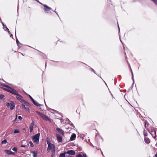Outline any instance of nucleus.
I'll return each instance as SVG.
<instances>
[{
	"instance_id": "obj_1",
	"label": "nucleus",
	"mask_w": 157,
	"mask_h": 157,
	"mask_svg": "<svg viewBox=\"0 0 157 157\" xmlns=\"http://www.w3.org/2000/svg\"><path fill=\"white\" fill-rule=\"evenodd\" d=\"M40 133H38L32 137L33 141L36 144H38L39 142Z\"/></svg>"
},
{
	"instance_id": "obj_2",
	"label": "nucleus",
	"mask_w": 157,
	"mask_h": 157,
	"mask_svg": "<svg viewBox=\"0 0 157 157\" xmlns=\"http://www.w3.org/2000/svg\"><path fill=\"white\" fill-rule=\"evenodd\" d=\"M144 124L145 127L147 130L148 131V129H151L152 131H153V130L154 131V130L156 129L155 128L152 127H149V124L147 121H145L144 122Z\"/></svg>"
},
{
	"instance_id": "obj_3",
	"label": "nucleus",
	"mask_w": 157,
	"mask_h": 157,
	"mask_svg": "<svg viewBox=\"0 0 157 157\" xmlns=\"http://www.w3.org/2000/svg\"><path fill=\"white\" fill-rule=\"evenodd\" d=\"M36 112L39 115L43 120L46 121H49L50 119L47 116L43 113H41L38 111H37Z\"/></svg>"
},
{
	"instance_id": "obj_4",
	"label": "nucleus",
	"mask_w": 157,
	"mask_h": 157,
	"mask_svg": "<svg viewBox=\"0 0 157 157\" xmlns=\"http://www.w3.org/2000/svg\"><path fill=\"white\" fill-rule=\"evenodd\" d=\"M151 129H148V132H149L151 135L152 137L155 139L156 137V129L153 130V131H152Z\"/></svg>"
},
{
	"instance_id": "obj_5",
	"label": "nucleus",
	"mask_w": 157,
	"mask_h": 157,
	"mask_svg": "<svg viewBox=\"0 0 157 157\" xmlns=\"http://www.w3.org/2000/svg\"><path fill=\"white\" fill-rule=\"evenodd\" d=\"M9 91H8L9 92L13 94H14L16 95H18L19 96H20L21 97V96L20 95H19L18 94V92L16 90H13L11 88L10 89V90H9Z\"/></svg>"
},
{
	"instance_id": "obj_6",
	"label": "nucleus",
	"mask_w": 157,
	"mask_h": 157,
	"mask_svg": "<svg viewBox=\"0 0 157 157\" xmlns=\"http://www.w3.org/2000/svg\"><path fill=\"white\" fill-rule=\"evenodd\" d=\"M20 97H16V98L17 99H18V100H19L21 102H24L25 104V105H29V103H27L26 102H25L23 99H22L21 98V97L20 96Z\"/></svg>"
},
{
	"instance_id": "obj_7",
	"label": "nucleus",
	"mask_w": 157,
	"mask_h": 157,
	"mask_svg": "<svg viewBox=\"0 0 157 157\" xmlns=\"http://www.w3.org/2000/svg\"><path fill=\"white\" fill-rule=\"evenodd\" d=\"M44 10L46 13H48V11H49L50 10L52 9L51 8L48 7L46 5H44Z\"/></svg>"
},
{
	"instance_id": "obj_8",
	"label": "nucleus",
	"mask_w": 157,
	"mask_h": 157,
	"mask_svg": "<svg viewBox=\"0 0 157 157\" xmlns=\"http://www.w3.org/2000/svg\"><path fill=\"white\" fill-rule=\"evenodd\" d=\"M54 148H55V146L54 144H51L50 145H48L47 150L48 152H49L50 151V150Z\"/></svg>"
},
{
	"instance_id": "obj_9",
	"label": "nucleus",
	"mask_w": 157,
	"mask_h": 157,
	"mask_svg": "<svg viewBox=\"0 0 157 157\" xmlns=\"http://www.w3.org/2000/svg\"><path fill=\"white\" fill-rule=\"evenodd\" d=\"M34 125V123L33 121H32V122L29 125V130L30 132H33V127Z\"/></svg>"
},
{
	"instance_id": "obj_10",
	"label": "nucleus",
	"mask_w": 157,
	"mask_h": 157,
	"mask_svg": "<svg viewBox=\"0 0 157 157\" xmlns=\"http://www.w3.org/2000/svg\"><path fill=\"white\" fill-rule=\"evenodd\" d=\"M66 154L71 155H74L75 154V151L72 150H68L66 152Z\"/></svg>"
},
{
	"instance_id": "obj_11",
	"label": "nucleus",
	"mask_w": 157,
	"mask_h": 157,
	"mask_svg": "<svg viewBox=\"0 0 157 157\" xmlns=\"http://www.w3.org/2000/svg\"><path fill=\"white\" fill-rule=\"evenodd\" d=\"M57 139V141L59 143L62 142V136L59 134L56 135Z\"/></svg>"
},
{
	"instance_id": "obj_12",
	"label": "nucleus",
	"mask_w": 157,
	"mask_h": 157,
	"mask_svg": "<svg viewBox=\"0 0 157 157\" xmlns=\"http://www.w3.org/2000/svg\"><path fill=\"white\" fill-rule=\"evenodd\" d=\"M56 130L60 134L62 135H64V132L61 129L59 128H57L56 129Z\"/></svg>"
},
{
	"instance_id": "obj_13",
	"label": "nucleus",
	"mask_w": 157,
	"mask_h": 157,
	"mask_svg": "<svg viewBox=\"0 0 157 157\" xmlns=\"http://www.w3.org/2000/svg\"><path fill=\"white\" fill-rule=\"evenodd\" d=\"M76 137V134L75 133H73L71 135V136L70 137V140L71 141H72V140H74L75 139Z\"/></svg>"
},
{
	"instance_id": "obj_14",
	"label": "nucleus",
	"mask_w": 157,
	"mask_h": 157,
	"mask_svg": "<svg viewBox=\"0 0 157 157\" xmlns=\"http://www.w3.org/2000/svg\"><path fill=\"white\" fill-rule=\"evenodd\" d=\"M15 107V105L14 102H12L10 103V109L11 110L13 109Z\"/></svg>"
},
{
	"instance_id": "obj_15",
	"label": "nucleus",
	"mask_w": 157,
	"mask_h": 157,
	"mask_svg": "<svg viewBox=\"0 0 157 157\" xmlns=\"http://www.w3.org/2000/svg\"><path fill=\"white\" fill-rule=\"evenodd\" d=\"M5 151L6 152V153L8 155H13L15 154L14 152H12L8 150H5Z\"/></svg>"
},
{
	"instance_id": "obj_16",
	"label": "nucleus",
	"mask_w": 157,
	"mask_h": 157,
	"mask_svg": "<svg viewBox=\"0 0 157 157\" xmlns=\"http://www.w3.org/2000/svg\"><path fill=\"white\" fill-rule=\"evenodd\" d=\"M51 150H51V152H52L51 156L52 157H53L55 155V152H56L55 147L54 148H53Z\"/></svg>"
},
{
	"instance_id": "obj_17",
	"label": "nucleus",
	"mask_w": 157,
	"mask_h": 157,
	"mask_svg": "<svg viewBox=\"0 0 157 157\" xmlns=\"http://www.w3.org/2000/svg\"><path fill=\"white\" fill-rule=\"evenodd\" d=\"M33 103L37 106H40L41 105L38 103L36 101L34 100L33 101Z\"/></svg>"
},
{
	"instance_id": "obj_18",
	"label": "nucleus",
	"mask_w": 157,
	"mask_h": 157,
	"mask_svg": "<svg viewBox=\"0 0 157 157\" xmlns=\"http://www.w3.org/2000/svg\"><path fill=\"white\" fill-rule=\"evenodd\" d=\"M3 86L6 87L7 88V89L4 88V90H6L8 92L9 91V90H10V89L11 88V87H10V86H9L7 85H3Z\"/></svg>"
},
{
	"instance_id": "obj_19",
	"label": "nucleus",
	"mask_w": 157,
	"mask_h": 157,
	"mask_svg": "<svg viewBox=\"0 0 157 157\" xmlns=\"http://www.w3.org/2000/svg\"><path fill=\"white\" fill-rule=\"evenodd\" d=\"M33 154V157H36L37 156V151H35L31 152Z\"/></svg>"
},
{
	"instance_id": "obj_20",
	"label": "nucleus",
	"mask_w": 157,
	"mask_h": 157,
	"mask_svg": "<svg viewBox=\"0 0 157 157\" xmlns=\"http://www.w3.org/2000/svg\"><path fill=\"white\" fill-rule=\"evenodd\" d=\"M144 140H145V142L147 144H149L150 143V140L148 138H147V137L145 138Z\"/></svg>"
},
{
	"instance_id": "obj_21",
	"label": "nucleus",
	"mask_w": 157,
	"mask_h": 157,
	"mask_svg": "<svg viewBox=\"0 0 157 157\" xmlns=\"http://www.w3.org/2000/svg\"><path fill=\"white\" fill-rule=\"evenodd\" d=\"M47 143L48 145H50L52 144L51 143L50 140L48 138H46Z\"/></svg>"
},
{
	"instance_id": "obj_22",
	"label": "nucleus",
	"mask_w": 157,
	"mask_h": 157,
	"mask_svg": "<svg viewBox=\"0 0 157 157\" xmlns=\"http://www.w3.org/2000/svg\"><path fill=\"white\" fill-rule=\"evenodd\" d=\"M66 154V152L61 153L60 154L59 157H65Z\"/></svg>"
},
{
	"instance_id": "obj_23",
	"label": "nucleus",
	"mask_w": 157,
	"mask_h": 157,
	"mask_svg": "<svg viewBox=\"0 0 157 157\" xmlns=\"http://www.w3.org/2000/svg\"><path fill=\"white\" fill-rule=\"evenodd\" d=\"M20 132V131L18 129H15L13 131L14 133H18Z\"/></svg>"
},
{
	"instance_id": "obj_24",
	"label": "nucleus",
	"mask_w": 157,
	"mask_h": 157,
	"mask_svg": "<svg viewBox=\"0 0 157 157\" xmlns=\"http://www.w3.org/2000/svg\"><path fill=\"white\" fill-rule=\"evenodd\" d=\"M144 135L145 136H147V133L145 130L144 131Z\"/></svg>"
},
{
	"instance_id": "obj_25",
	"label": "nucleus",
	"mask_w": 157,
	"mask_h": 157,
	"mask_svg": "<svg viewBox=\"0 0 157 157\" xmlns=\"http://www.w3.org/2000/svg\"><path fill=\"white\" fill-rule=\"evenodd\" d=\"M7 141L5 139V140H3L2 142V144H6L7 143Z\"/></svg>"
},
{
	"instance_id": "obj_26",
	"label": "nucleus",
	"mask_w": 157,
	"mask_h": 157,
	"mask_svg": "<svg viewBox=\"0 0 157 157\" xmlns=\"http://www.w3.org/2000/svg\"><path fill=\"white\" fill-rule=\"evenodd\" d=\"M29 144L30 145V146L31 147H33L34 145H33V143H32V141H30L29 142Z\"/></svg>"
},
{
	"instance_id": "obj_27",
	"label": "nucleus",
	"mask_w": 157,
	"mask_h": 157,
	"mask_svg": "<svg viewBox=\"0 0 157 157\" xmlns=\"http://www.w3.org/2000/svg\"><path fill=\"white\" fill-rule=\"evenodd\" d=\"M12 150L15 152L17 151V148L16 147H14L13 149Z\"/></svg>"
},
{
	"instance_id": "obj_28",
	"label": "nucleus",
	"mask_w": 157,
	"mask_h": 157,
	"mask_svg": "<svg viewBox=\"0 0 157 157\" xmlns=\"http://www.w3.org/2000/svg\"><path fill=\"white\" fill-rule=\"evenodd\" d=\"M4 97V95L3 94H0V99H2Z\"/></svg>"
},
{
	"instance_id": "obj_29",
	"label": "nucleus",
	"mask_w": 157,
	"mask_h": 157,
	"mask_svg": "<svg viewBox=\"0 0 157 157\" xmlns=\"http://www.w3.org/2000/svg\"><path fill=\"white\" fill-rule=\"evenodd\" d=\"M76 157H82V155L79 154L78 155H76Z\"/></svg>"
},
{
	"instance_id": "obj_30",
	"label": "nucleus",
	"mask_w": 157,
	"mask_h": 157,
	"mask_svg": "<svg viewBox=\"0 0 157 157\" xmlns=\"http://www.w3.org/2000/svg\"><path fill=\"white\" fill-rule=\"evenodd\" d=\"M18 118L20 121L22 120V118L21 116H19L18 117Z\"/></svg>"
},
{
	"instance_id": "obj_31",
	"label": "nucleus",
	"mask_w": 157,
	"mask_h": 157,
	"mask_svg": "<svg viewBox=\"0 0 157 157\" xmlns=\"http://www.w3.org/2000/svg\"><path fill=\"white\" fill-rule=\"evenodd\" d=\"M29 98H30V99H31V100L32 101H34V99L32 98V97L31 96H30V95H29Z\"/></svg>"
},
{
	"instance_id": "obj_32",
	"label": "nucleus",
	"mask_w": 157,
	"mask_h": 157,
	"mask_svg": "<svg viewBox=\"0 0 157 157\" xmlns=\"http://www.w3.org/2000/svg\"><path fill=\"white\" fill-rule=\"evenodd\" d=\"M25 110H26L27 111H29V109L28 107H25Z\"/></svg>"
},
{
	"instance_id": "obj_33",
	"label": "nucleus",
	"mask_w": 157,
	"mask_h": 157,
	"mask_svg": "<svg viewBox=\"0 0 157 157\" xmlns=\"http://www.w3.org/2000/svg\"><path fill=\"white\" fill-rule=\"evenodd\" d=\"M152 1L156 5H157V0H153Z\"/></svg>"
},
{
	"instance_id": "obj_34",
	"label": "nucleus",
	"mask_w": 157,
	"mask_h": 157,
	"mask_svg": "<svg viewBox=\"0 0 157 157\" xmlns=\"http://www.w3.org/2000/svg\"><path fill=\"white\" fill-rule=\"evenodd\" d=\"M10 105V103H7L6 104V106L8 107H9Z\"/></svg>"
},
{
	"instance_id": "obj_35",
	"label": "nucleus",
	"mask_w": 157,
	"mask_h": 157,
	"mask_svg": "<svg viewBox=\"0 0 157 157\" xmlns=\"http://www.w3.org/2000/svg\"><path fill=\"white\" fill-rule=\"evenodd\" d=\"M22 106L23 107V108L24 109L25 108V107H26L25 105L24 104H22Z\"/></svg>"
},
{
	"instance_id": "obj_36",
	"label": "nucleus",
	"mask_w": 157,
	"mask_h": 157,
	"mask_svg": "<svg viewBox=\"0 0 157 157\" xmlns=\"http://www.w3.org/2000/svg\"><path fill=\"white\" fill-rule=\"evenodd\" d=\"M132 79L133 80H134L133 75V73H132Z\"/></svg>"
},
{
	"instance_id": "obj_37",
	"label": "nucleus",
	"mask_w": 157,
	"mask_h": 157,
	"mask_svg": "<svg viewBox=\"0 0 157 157\" xmlns=\"http://www.w3.org/2000/svg\"><path fill=\"white\" fill-rule=\"evenodd\" d=\"M6 29H5V30L7 31H9V29L8 28H7L6 26Z\"/></svg>"
},
{
	"instance_id": "obj_38",
	"label": "nucleus",
	"mask_w": 157,
	"mask_h": 157,
	"mask_svg": "<svg viewBox=\"0 0 157 157\" xmlns=\"http://www.w3.org/2000/svg\"><path fill=\"white\" fill-rule=\"evenodd\" d=\"M16 43H17V44L18 45V43H19V42L18 40L17 39L16 40Z\"/></svg>"
},
{
	"instance_id": "obj_39",
	"label": "nucleus",
	"mask_w": 157,
	"mask_h": 157,
	"mask_svg": "<svg viewBox=\"0 0 157 157\" xmlns=\"http://www.w3.org/2000/svg\"><path fill=\"white\" fill-rule=\"evenodd\" d=\"M83 157H86V154H84L83 155Z\"/></svg>"
},
{
	"instance_id": "obj_40",
	"label": "nucleus",
	"mask_w": 157,
	"mask_h": 157,
	"mask_svg": "<svg viewBox=\"0 0 157 157\" xmlns=\"http://www.w3.org/2000/svg\"><path fill=\"white\" fill-rule=\"evenodd\" d=\"M155 157H157V153L155 154Z\"/></svg>"
},
{
	"instance_id": "obj_41",
	"label": "nucleus",
	"mask_w": 157,
	"mask_h": 157,
	"mask_svg": "<svg viewBox=\"0 0 157 157\" xmlns=\"http://www.w3.org/2000/svg\"><path fill=\"white\" fill-rule=\"evenodd\" d=\"M17 115H16V118H15V120L17 119Z\"/></svg>"
},
{
	"instance_id": "obj_42",
	"label": "nucleus",
	"mask_w": 157,
	"mask_h": 157,
	"mask_svg": "<svg viewBox=\"0 0 157 157\" xmlns=\"http://www.w3.org/2000/svg\"><path fill=\"white\" fill-rule=\"evenodd\" d=\"M56 14L57 15H58V14L56 13V12L55 11H54Z\"/></svg>"
},
{
	"instance_id": "obj_43",
	"label": "nucleus",
	"mask_w": 157,
	"mask_h": 157,
	"mask_svg": "<svg viewBox=\"0 0 157 157\" xmlns=\"http://www.w3.org/2000/svg\"><path fill=\"white\" fill-rule=\"evenodd\" d=\"M21 147H25V146H23V145L21 146Z\"/></svg>"
},
{
	"instance_id": "obj_44",
	"label": "nucleus",
	"mask_w": 157,
	"mask_h": 157,
	"mask_svg": "<svg viewBox=\"0 0 157 157\" xmlns=\"http://www.w3.org/2000/svg\"><path fill=\"white\" fill-rule=\"evenodd\" d=\"M69 157V156H66V157Z\"/></svg>"
},
{
	"instance_id": "obj_45",
	"label": "nucleus",
	"mask_w": 157,
	"mask_h": 157,
	"mask_svg": "<svg viewBox=\"0 0 157 157\" xmlns=\"http://www.w3.org/2000/svg\"><path fill=\"white\" fill-rule=\"evenodd\" d=\"M118 28H119V31H120V28H119V27L118 26Z\"/></svg>"
},
{
	"instance_id": "obj_46",
	"label": "nucleus",
	"mask_w": 157,
	"mask_h": 157,
	"mask_svg": "<svg viewBox=\"0 0 157 157\" xmlns=\"http://www.w3.org/2000/svg\"><path fill=\"white\" fill-rule=\"evenodd\" d=\"M23 130H25V128H23Z\"/></svg>"
},
{
	"instance_id": "obj_47",
	"label": "nucleus",
	"mask_w": 157,
	"mask_h": 157,
	"mask_svg": "<svg viewBox=\"0 0 157 157\" xmlns=\"http://www.w3.org/2000/svg\"><path fill=\"white\" fill-rule=\"evenodd\" d=\"M93 71H94V72H95V71H94L93 69Z\"/></svg>"
},
{
	"instance_id": "obj_48",
	"label": "nucleus",
	"mask_w": 157,
	"mask_h": 157,
	"mask_svg": "<svg viewBox=\"0 0 157 157\" xmlns=\"http://www.w3.org/2000/svg\"><path fill=\"white\" fill-rule=\"evenodd\" d=\"M101 154L103 155V153H102V152H101Z\"/></svg>"
},
{
	"instance_id": "obj_49",
	"label": "nucleus",
	"mask_w": 157,
	"mask_h": 157,
	"mask_svg": "<svg viewBox=\"0 0 157 157\" xmlns=\"http://www.w3.org/2000/svg\"><path fill=\"white\" fill-rule=\"evenodd\" d=\"M152 1L153 0H151Z\"/></svg>"
}]
</instances>
